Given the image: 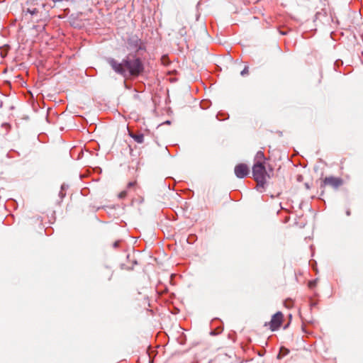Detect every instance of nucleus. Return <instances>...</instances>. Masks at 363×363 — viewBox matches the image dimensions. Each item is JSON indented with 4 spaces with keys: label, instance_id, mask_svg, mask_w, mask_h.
Segmentation results:
<instances>
[{
    "label": "nucleus",
    "instance_id": "obj_17",
    "mask_svg": "<svg viewBox=\"0 0 363 363\" xmlns=\"http://www.w3.org/2000/svg\"><path fill=\"white\" fill-rule=\"evenodd\" d=\"M2 125L5 126V127H9L10 126L8 123H4Z\"/></svg>",
    "mask_w": 363,
    "mask_h": 363
},
{
    "label": "nucleus",
    "instance_id": "obj_9",
    "mask_svg": "<svg viewBox=\"0 0 363 363\" xmlns=\"http://www.w3.org/2000/svg\"><path fill=\"white\" fill-rule=\"evenodd\" d=\"M284 305L287 308H291L294 306V301L291 298L286 299Z\"/></svg>",
    "mask_w": 363,
    "mask_h": 363
},
{
    "label": "nucleus",
    "instance_id": "obj_12",
    "mask_svg": "<svg viewBox=\"0 0 363 363\" xmlns=\"http://www.w3.org/2000/svg\"><path fill=\"white\" fill-rule=\"evenodd\" d=\"M126 196H127V191H122L118 195L119 199H124Z\"/></svg>",
    "mask_w": 363,
    "mask_h": 363
},
{
    "label": "nucleus",
    "instance_id": "obj_2",
    "mask_svg": "<svg viewBox=\"0 0 363 363\" xmlns=\"http://www.w3.org/2000/svg\"><path fill=\"white\" fill-rule=\"evenodd\" d=\"M252 174L257 183V189L264 188L267 179L270 177L269 172L266 169L265 164L255 163L252 167Z\"/></svg>",
    "mask_w": 363,
    "mask_h": 363
},
{
    "label": "nucleus",
    "instance_id": "obj_16",
    "mask_svg": "<svg viewBox=\"0 0 363 363\" xmlns=\"http://www.w3.org/2000/svg\"><path fill=\"white\" fill-rule=\"evenodd\" d=\"M119 243H120V242H119V241H116V242H114V245H113L114 247H117L119 245Z\"/></svg>",
    "mask_w": 363,
    "mask_h": 363
},
{
    "label": "nucleus",
    "instance_id": "obj_3",
    "mask_svg": "<svg viewBox=\"0 0 363 363\" xmlns=\"http://www.w3.org/2000/svg\"><path fill=\"white\" fill-rule=\"evenodd\" d=\"M283 321V314L281 312H277L276 314H274L271 321L269 323V325L270 329L274 331L277 330Z\"/></svg>",
    "mask_w": 363,
    "mask_h": 363
},
{
    "label": "nucleus",
    "instance_id": "obj_19",
    "mask_svg": "<svg viewBox=\"0 0 363 363\" xmlns=\"http://www.w3.org/2000/svg\"><path fill=\"white\" fill-rule=\"evenodd\" d=\"M16 66H18V67L21 66V63L16 65Z\"/></svg>",
    "mask_w": 363,
    "mask_h": 363
},
{
    "label": "nucleus",
    "instance_id": "obj_10",
    "mask_svg": "<svg viewBox=\"0 0 363 363\" xmlns=\"http://www.w3.org/2000/svg\"><path fill=\"white\" fill-rule=\"evenodd\" d=\"M289 350L285 348H281L278 357L280 358L281 356H284L288 354Z\"/></svg>",
    "mask_w": 363,
    "mask_h": 363
},
{
    "label": "nucleus",
    "instance_id": "obj_13",
    "mask_svg": "<svg viewBox=\"0 0 363 363\" xmlns=\"http://www.w3.org/2000/svg\"><path fill=\"white\" fill-rule=\"evenodd\" d=\"M315 285H316V280L311 281H309V283H308V286H309L310 288H313V287H314Z\"/></svg>",
    "mask_w": 363,
    "mask_h": 363
},
{
    "label": "nucleus",
    "instance_id": "obj_8",
    "mask_svg": "<svg viewBox=\"0 0 363 363\" xmlns=\"http://www.w3.org/2000/svg\"><path fill=\"white\" fill-rule=\"evenodd\" d=\"M9 49V45H4V46L0 47V55L2 58H4L6 56Z\"/></svg>",
    "mask_w": 363,
    "mask_h": 363
},
{
    "label": "nucleus",
    "instance_id": "obj_5",
    "mask_svg": "<svg viewBox=\"0 0 363 363\" xmlns=\"http://www.w3.org/2000/svg\"><path fill=\"white\" fill-rule=\"evenodd\" d=\"M323 182L325 185H330L334 187H337L341 184L340 179L333 177H325Z\"/></svg>",
    "mask_w": 363,
    "mask_h": 363
},
{
    "label": "nucleus",
    "instance_id": "obj_18",
    "mask_svg": "<svg viewBox=\"0 0 363 363\" xmlns=\"http://www.w3.org/2000/svg\"><path fill=\"white\" fill-rule=\"evenodd\" d=\"M2 105H3V102H2V101H1V102H0V107H1V106H2Z\"/></svg>",
    "mask_w": 363,
    "mask_h": 363
},
{
    "label": "nucleus",
    "instance_id": "obj_14",
    "mask_svg": "<svg viewBox=\"0 0 363 363\" xmlns=\"http://www.w3.org/2000/svg\"><path fill=\"white\" fill-rule=\"evenodd\" d=\"M248 74V67H245L244 68V69L241 72V74L242 76L245 75V74Z\"/></svg>",
    "mask_w": 363,
    "mask_h": 363
},
{
    "label": "nucleus",
    "instance_id": "obj_6",
    "mask_svg": "<svg viewBox=\"0 0 363 363\" xmlns=\"http://www.w3.org/2000/svg\"><path fill=\"white\" fill-rule=\"evenodd\" d=\"M255 163L265 164V157L262 151H258L255 157Z\"/></svg>",
    "mask_w": 363,
    "mask_h": 363
},
{
    "label": "nucleus",
    "instance_id": "obj_15",
    "mask_svg": "<svg viewBox=\"0 0 363 363\" xmlns=\"http://www.w3.org/2000/svg\"><path fill=\"white\" fill-rule=\"evenodd\" d=\"M135 184H136V182H128V188L130 189V188H132V187L135 186Z\"/></svg>",
    "mask_w": 363,
    "mask_h": 363
},
{
    "label": "nucleus",
    "instance_id": "obj_1",
    "mask_svg": "<svg viewBox=\"0 0 363 363\" xmlns=\"http://www.w3.org/2000/svg\"><path fill=\"white\" fill-rule=\"evenodd\" d=\"M108 62L116 72L124 77H137L143 71L140 59L135 56L128 55L121 63L111 58Z\"/></svg>",
    "mask_w": 363,
    "mask_h": 363
},
{
    "label": "nucleus",
    "instance_id": "obj_11",
    "mask_svg": "<svg viewBox=\"0 0 363 363\" xmlns=\"http://www.w3.org/2000/svg\"><path fill=\"white\" fill-rule=\"evenodd\" d=\"M27 12L30 13L31 15H33V14L38 13V10L36 8H33V9L28 8Z\"/></svg>",
    "mask_w": 363,
    "mask_h": 363
},
{
    "label": "nucleus",
    "instance_id": "obj_7",
    "mask_svg": "<svg viewBox=\"0 0 363 363\" xmlns=\"http://www.w3.org/2000/svg\"><path fill=\"white\" fill-rule=\"evenodd\" d=\"M130 135L134 139L135 142L138 143H142L144 141V135L141 133H130Z\"/></svg>",
    "mask_w": 363,
    "mask_h": 363
},
{
    "label": "nucleus",
    "instance_id": "obj_4",
    "mask_svg": "<svg viewBox=\"0 0 363 363\" xmlns=\"http://www.w3.org/2000/svg\"><path fill=\"white\" fill-rule=\"evenodd\" d=\"M250 169L245 164H239L235 167V174L238 178H243L249 174Z\"/></svg>",
    "mask_w": 363,
    "mask_h": 363
}]
</instances>
